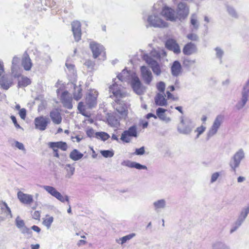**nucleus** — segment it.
Here are the masks:
<instances>
[{
	"label": "nucleus",
	"mask_w": 249,
	"mask_h": 249,
	"mask_svg": "<svg viewBox=\"0 0 249 249\" xmlns=\"http://www.w3.org/2000/svg\"><path fill=\"white\" fill-rule=\"evenodd\" d=\"M107 120L108 124L112 127H118L120 126V120L116 117H109Z\"/></svg>",
	"instance_id": "nucleus-41"
},
{
	"label": "nucleus",
	"mask_w": 249,
	"mask_h": 249,
	"mask_svg": "<svg viewBox=\"0 0 249 249\" xmlns=\"http://www.w3.org/2000/svg\"><path fill=\"white\" fill-rule=\"evenodd\" d=\"M249 213V207H246L242 209L237 220L234 223L232 227L230 230L231 233L236 231L241 226Z\"/></svg>",
	"instance_id": "nucleus-7"
},
{
	"label": "nucleus",
	"mask_w": 249,
	"mask_h": 249,
	"mask_svg": "<svg viewBox=\"0 0 249 249\" xmlns=\"http://www.w3.org/2000/svg\"><path fill=\"white\" fill-rule=\"evenodd\" d=\"M130 85L133 91L138 95H142L144 92V88L139 78L134 74L131 76Z\"/></svg>",
	"instance_id": "nucleus-10"
},
{
	"label": "nucleus",
	"mask_w": 249,
	"mask_h": 249,
	"mask_svg": "<svg viewBox=\"0 0 249 249\" xmlns=\"http://www.w3.org/2000/svg\"><path fill=\"white\" fill-rule=\"evenodd\" d=\"M141 76L144 83L149 85L151 82L153 76L150 70L146 66H142L140 68Z\"/></svg>",
	"instance_id": "nucleus-18"
},
{
	"label": "nucleus",
	"mask_w": 249,
	"mask_h": 249,
	"mask_svg": "<svg viewBox=\"0 0 249 249\" xmlns=\"http://www.w3.org/2000/svg\"><path fill=\"white\" fill-rule=\"evenodd\" d=\"M165 46L167 49L173 51L174 53L178 54L180 53V49L178 44L174 39H170L166 41Z\"/></svg>",
	"instance_id": "nucleus-22"
},
{
	"label": "nucleus",
	"mask_w": 249,
	"mask_h": 249,
	"mask_svg": "<svg viewBox=\"0 0 249 249\" xmlns=\"http://www.w3.org/2000/svg\"><path fill=\"white\" fill-rule=\"evenodd\" d=\"M17 196L19 201L24 204L30 205L34 201L32 195L25 194L21 191H19L18 193Z\"/></svg>",
	"instance_id": "nucleus-20"
},
{
	"label": "nucleus",
	"mask_w": 249,
	"mask_h": 249,
	"mask_svg": "<svg viewBox=\"0 0 249 249\" xmlns=\"http://www.w3.org/2000/svg\"><path fill=\"white\" fill-rule=\"evenodd\" d=\"M50 116L53 122L55 124H60L62 122L61 114L57 109L52 110L50 113Z\"/></svg>",
	"instance_id": "nucleus-28"
},
{
	"label": "nucleus",
	"mask_w": 249,
	"mask_h": 249,
	"mask_svg": "<svg viewBox=\"0 0 249 249\" xmlns=\"http://www.w3.org/2000/svg\"><path fill=\"white\" fill-rule=\"evenodd\" d=\"M65 170L66 171V174L65 177L68 178H70L73 175L75 172V167L73 165L71 164H67L65 167Z\"/></svg>",
	"instance_id": "nucleus-34"
},
{
	"label": "nucleus",
	"mask_w": 249,
	"mask_h": 249,
	"mask_svg": "<svg viewBox=\"0 0 249 249\" xmlns=\"http://www.w3.org/2000/svg\"><path fill=\"white\" fill-rule=\"evenodd\" d=\"M166 205V201L163 198L157 200L153 203L154 210L157 213H159L161 210L165 209Z\"/></svg>",
	"instance_id": "nucleus-25"
},
{
	"label": "nucleus",
	"mask_w": 249,
	"mask_h": 249,
	"mask_svg": "<svg viewBox=\"0 0 249 249\" xmlns=\"http://www.w3.org/2000/svg\"><path fill=\"white\" fill-rule=\"evenodd\" d=\"M145 153V147L142 146L140 148H136L135 152L133 153L134 155L142 156Z\"/></svg>",
	"instance_id": "nucleus-52"
},
{
	"label": "nucleus",
	"mask_w": 249,
	"mask_h": 249,
	"mask_svg": "<svg viewBox=\"0 0 249 249\" xmlns=\"http://www.w3.org/2000/svg\"><path fill=\"white\" fill-rule=\"evenodd\" d=\"M15 146L18 148V149L21 150H25V149L24 148V146L22 143H21L18 141L15 142Z\"/></svg>",
	"instance_id": "nucleus-62"
},
{
	"label": "nucleus",
	"mask_w": 249,
	"mask_h": 249,
	"mask_svg": "<svg viewBox=\"0 0 249 249\" xmlns=\"http://www.w3.org/2000/svg\"><path fill=\"white\" fill-rule=\"evenodd\" d=\"M19 62L20 58L17 56H15L12 59L11 67H13L14 69H15L16 67H18Z\"/></svg>",
	"instance_id": "nucleus-54"
},
{
	"label": "nucleus",
	"mask_w": 249,
	"mask_h": 249,
	"mask_svg": "<svg viewBox=\"0 0 249 249\" xmlns=\"http://www.w3.org/2000/svg\"><path fill=\"white\" fill-rule=\"evenodd\" d=\"M48 145L51 148H59L63 151H66L68 148L67 143L62 141L57 142H50L48 143Z\"/></svg>",
	"instance_id": "nucleus-32"
},
{
	"label": "nucleus",
	"mask_w": 249,
	"mask_h": 249,
	"mask_svg": "<svg viewBox=\"0 0 249 249\" xmlns=\"http://www.w3.org/2000/svg\"><path fill=\"white\" fill-rule=\"evenodd\" d=\"M15 222L17 227L20 230L25 226L24 221L22 219H20L19 216H18L16 218Z\"/></svg>",
	"instance_id": "nucleus-49"
},
{
	"label": "nucleus",
	"mask_w": 249,
	"mask_h": 249,
	"mask_svg": "<svg viewBox=\"0 0 249 249\" xmlns=\"http://www.w3.org/2000/svg\"><path fill=\"white\" fill-rule=\"evenodd\" d=\"M21 64L24 69L26 71H29L32 67V61L29 55L25 52L22 59Z\"/></svg>",
	"instance_id": "nucleus-29"
},
{
	"label": "nucleus",
	"mask_w": 249,
	"mask_h": 249,
	"mask_svg": "<svg viewBox=\"0 0 249 249\" xmlns=\"http://www.w3.org/2000/svg\"><path fill=\"white\" fill-rule=\"evenodd\" d=\"M89 48L92 53L94 58H97L102 53H104V47L103 45L95 41H91Z\"/></svg>",
	"instance_id": "nucleus-16"
},
{
	"label": "nucleus",
	"mask_w": 249,
	"mask_h": 249,
	"mask_svg": "<svg viewBox=\"0 0 249 249\" xmlns=\"http://www.w3.org/2000/svg\"><path fill=\"white\" fill-rule=\"evenodd\" d=\"M122 165L138 170H146L147 169V166L145 165H142L138 162L132 161L129 160H124L122 162Z\"/></svg>",
	"instance_id": "nucleus-23"
},
{
	"label": "nucleus",
	"mask_w": 249,
	"mask_h": 249,
	"mask_svg": "<svg viewBox=\"0 0 249 249\" xmlns=\"http://www.w3.org/2000/svg\"><path fill=\"white\" fill-rule=\"evenodd\" d=\"M101 155L105 158H111L114 155L113 150H104L100 151Z\"/></svg>",
	"instance_id": "nucleus-48"
},
{
	"label": "nucleus",
	"mask_w": 249,
	"mask_h": 249,
	"mask_svg": "<svg viewBox=\"0 0 249 249\" xmlns=\"http://www.w3.org/2000/svg\"><path fill=\"white\" fill-rule=\"evenodd\" d=\"M149 57L151 58H152L153 59L154 58L159 59H160V52H159V51L156 50H152L150 54Z\"/></svg>",
	"instance_id": "nucleus-51"
},
{
	"label": "nucleus",
	"mask_w": 249,
	"mask_h": 249,
	"mask_svg": "<svg viewBox=\"0 0 249 249\" xmlns=\"http://www.w3.org/2000/svg\"><path fill=\"white\" fill-rule=\"evenodd\" d=\"M190 22L193 27L192 31H197L199 28V23L197 20V16L196 14H193L191 15Z\"/></svg>",
	"instance_id": "nucleus-35"
},
{
	"label": "nucleus",
	"mask_w": 249,
	"mask_h": 249,
	"mask_svg": "<svg viewBox=\"0 0 249 249\" xmlns=\"http://www.w3.org/2000/svg\"><path fill=\"white\" fill-rule=\"evenodd\" d=\"M219 176L220 174L218 172H215L213 173L211 176V183H213L215 182Z\"/></svg>",
	"instance_id": "nucleus-59"
},
{
	"label": "nucleus",
	"mask_w": 249,
	"mask_h": 249,
	"mask_svg": "<svg viewBox=\"0 0 249 249\" xmlns=\"http://www.w3.org/2000/svg\"><path fill=\"white\" fill-rule=\"evenodd\" d=\"M171 71L173 76L178 77L179 76L182 71L180 63L178 60L174 61L171 67Z\"/></svg>",
	"instance_id": "nucleus-24"
},
{
	"label": "nucleus",
	"mask_w": 249,
	"mask_h": 249,
	"mask_svg": "<svg viewBox=\"0 0 249 249\" xmlns=\"http://www.w3.org/2000/svg\"><path fill=\"white\" fill-rule=\"evenodd\" d=\"M42 188L47 192L48 194L56 198L60 202L62 203H64L65 201L68 202L69 196L67 195L63 196L54 187L49 185H44L42 186Z\"/></svg>",
	"instance_id": "nucleus-9"
},
{
	"label": "nucleus",
	"mask_w": 249,
	"mask_h": 249,
	"mask_svg": "<svg viewBox=\"0 0 249 249\" xmlns=\"http://www.w3.org/2000/svg\"><path fill=\"white\" fill-rule=\"evenodd\" d=\"M95 137L98 139L105 141L110 137V136L105 132H97L95 133Z\"/></svg>",
	"instance_id": "nucleus-42"
},
{
	"label": "nucleus",
	"mask_w": 249,
	"mask_h": 249,
	"mask_svg": "<svg viewBox=\"0 0 249 249\" xmlns=\"http://www.w3.org/2000/svg\"><path fill=\"white\" fill-rule=\"evenodd\" d=\"M65 65L69 71L72 73L74 72V66L72 64H68L67 62L66 63Z\"/></svg>",
	"instance_id": "nucleus-64"
},
{
	"label": "nucleus",
	"mask_w": 249,
	"mask_h": 249,
	"mask_svg": "<svg viewBox=\"0 0 249 249\" xmlns=\"http://www.w3.org/2000/svg\"><path fill=\"white\" fill-rule=\"evenodd\" d=\"M129 73L127 70H124L117 75L118 80L121 82L126 81L129 79Z\"/></svg>",
	"instance_id": "nucleus-37"
},
{
	"label": "nucleus",
	"mask_w": 249,
	"mask_h": 249,
	"mask_svg": "<svg viewBox=\"0 0 249 249\" xmlns=\"http://www.w3.org/2000/svg\"><path fill=\"white\" fill-rule=\"evenodd\" d=\"M138 136L137 126L133 125L129 127L128 129L123 132L120 140L123 142L129 143L131 142V138H137Z\"/></svg>",
	"instance_id": "nucleus-6"
},
{
	"label": "nucleus",
	"mask_w": 249,
	"mask_h": 249,
	"mask_svg": "<svg viewBox=\"0 0 249 249\" xmlns=\"http://www.w3.org/2000/svg\"><path fill=\"white\" fill-rule=\"evenodd\" d=\"M73 87V96L74 100L79 101L82 97V89L81 85L77 86L75 84L72 83Z\"/></svg>",
	"instance_id": "nucleus-30"
},
{
	"label": "nucleus",
	"mask_w": 249,
	"mask_h": 249,
	"mask_svg": "<svg viewBox=\"0 0 249 249\" xmlns=\"http://www.w3.org/2000/svg\"><path fill=\"white\" fill-rule=\"evenodd\" d=\"M60 100L64 107L69 109H71L72 108V99L68 91L65 90L62 93Z\"/></svg>",
	"instance_id": "nucleus-17"
},
{
	"label": "nucleus",
	"mask_w": 249,
	"mask_h": 249,
	"mask_svg": "<svg viewBox=\"0 0 249 249\" xmlns=\"http://www.w3.org/2000/svg\"><path fill=\"white\" fill-rule=\"evenodd\" d=\"M206 127L201 125L200 127H198L195 130L196 132H197V134L196 135V138H198L199 136L202 134L205 130Z\"/></svg>",
	"instance_id": "nucleus-56"
},
{
	"label": "nucleus",
	"mask_w": 249,
	"mask_h": 249,
	"mask_svg": "<svg viewBox=\"0 0 249 249\" xmlns=\"http://www.w3.org/2000/svg\"><path fill=\"white\" fill-rule=\"evenodd\" d=\"M110 91L112 92L113 95H110V97H115V101L116 104L114 105V108L116 111L122 116L125 117L127 116L126 107L124 104L121 101L120 99L123 97V94L121 92V85H118L117 82L114 83L109 87Z\"/></svg>",
	"instance_id": "nucleus-1"
},
{
	"label": "nucleus",
	"mask_w": 249,
	"mask_h": 249,
	"mask_svg": "<svg viewBox=\"0 0 249 249\" xmlns=\"http://www.w3.org/2000/svg\"><path fill=\"white\" fill-rule=\"evenodd\" d=\"M214 50L216 52V57L219 59L220 63H221L222 57L224 54V51L219 47H216Z\"/></svg>",
	"instance_id": "nucleus-46"
},
{
	"label": "nucleus",
	"mask_w": 249,
	"mask_h": 249,
	"mask_svg": "<svg viewBox=\"0 0 249 249\" xmlns=\"http://www.w3.org/2000/svg\"><path fill=\"white\" fill-rule=\"evenodd\" d=\"M213 249H230V248L223 242H217L213 244Z\"/></svg>",
	"instance_id": "nucleus-44"
},
{
	"label": "nucleus",
	"mask_w": 249,
	"mask_h": 249,
	"mask_svg": "<svg viewBox=\"0 0 249 249\" xmlns=\"http://www.w3.org/2000/svg\"><path fill=\"white\" fill-rule=\"evenodd\" d=\"M180 122L177 125V130L180 134L188 135L191 134L195 126V124L188 117L181 116Z\"/></svg>",
	"instance_id": "nucleus-4"
},
{
	"label": "nucleus",
	"mask_w": 249,
	"mask_h": 249,
	"mask_svg": "<svg viewBox=\"0 0 249 249\" xmlns=\"http://www.w3.org/2000/svg\"><path fill=\"white\" fill-rule=\"evenodd\" d=\"M249 101V79L242 87L240 97L237 100L234 107L236 110L239 111L246 106Z\"/></svg>",
	"instance_id": "nucleus-3"
},
{
	"label": "nucleus",
	"mask_w": 249,
	"mask_h": 249,
	"mask_svg": "<svg viewBox=\"0 0 249 249\" xmlns=\"http://www.w3.org/2000/svg\"><path fill=\"white\" fill-rule=\"evenodd\" d=\"M50 123L49 118L43 116L36 117L34 120L35 128L40 131L45 130Z\"/></svg>",
	"instance_id": "nucleus-12"
},
{
	"label": "nucleus",
	"mask_w": 249,
	"mask_h": 249,
	"mask_svg": "<svg viewBox=\"0 0 249 249\" xmlns=\"http://www.w3.org/2000/svg\"><path fill=\"white\" fill-rule=\"evenodd\" d=\"M187 37L189 39L193 41H196L198 38V36L196 34L193 33L188 34Z\"/></svg>",
	"instance_id": "nucleus-60"
},
{
	"label": "nucleus",
	"mask_w": 249,
	"mask_h": 249,
	"mask_svg": "<svg viewBox=\"0 0 249 249\" xmlns=\"http://www.w3.org/2000/svg\"><path fill=\"white\" fill-rule=\"evenodd\" d=\"M13 85L12 78L8 75H4L0 78V85L4 90H8Z\"/></svg>",
	"instance_id": "nucleus-21"
},
{
	"label": "nucleus",
	"mask_w": 249,
	"mask_h": 249,
	"mask_svg": "<svg viewBox=\"0 0 249 249\" xmlns=\"http://www.w3.org/2000/svg\"><path fill=\"white\" fill-rule=\"evenodd\" d=\"M1 209L6 217L10 218L12 217L11 210L6 202H4L2 203L1 205Z\"/></svg>",
	"instance_id": "nucleus-36"
},
{
	"label": "nucleus",
	"mask_w": 249,
	"mask_h": 249,
	"mask_svg": "<svg viewBox=\"0 0 249 249\" xmlns=\"http://www.w3.org/2000/svg\"><path fill=\"white\" fill-rule=\"evenodd\" d=\"M10 118L12 120L13 124H14L15 126L17 129H21L23 130V128L20 126V125L18 123L17 119L16 117L14 115H11L10 116Z\"/></svg>",
	"instance_id": "nucleus-57"
},
{
	"label": "nucleus",
	"mask_w": 249,
	"mask_h": 249,
	"mask_svg": "<svg viewBox=\"0 0 249 249\" xmlns=\"http://www.w3.org/2000/svg\"><path fill=\"white\" fill-rule=\"evenodd\" d=\"M154 99L155 103L157 106L165 107L167 105V102L165 96L160 93H158L156 94Z\"/></svg>",
	"instance_id": "nucleus-31"
},
{
	"label": "nucleus",
	"mask_w": 249,
	"mask_h": 249,
	"mask_svg": "<svg viewBox=\"0 0 249 249\" xmlns=\"http://www.w3.org/2000/svg\"><path fill=\"white\" fill-rule=\"evenodd\" d=\"M226 7L227 8V11L230 16L234 18H238V15L237 12L233 6L229 4H226Z\"/></svg>",
	"instance_id": "nucleus-38"
},
{
	"label": "nucleus",
	"mask_w": 249,
	"mask_h": 249,
	"mask_svg": "<svg viewBox=\"0 0 249 249\" xmlns=\"http://www.w3.org/2000/svg\"><path fill=\"white\" fill-rule=\"evenodd\" d=\"M244 158V151L242 149H240L233 155L230 161L229 165L231 171L234 172L236 171L237 168L239 167L241 161Z\"/></svg>",
	"instance_id": "nucleus-5"
},
{
	"label": "nucleus",
	"mask_w": 249,
	"mask_h": 249,
	"mask_svg": "<svg viewBox=\"0 0 249 249\" xmlns=\"http://www.w3.org/2000/svg\"><path fill=\"white\" fill-rule=\"evenodd\" d=\"M157 88L158 90L162 93H163L165 89V84L163 82L160 81L157 84Z\"/></svg>",
	"instance_id": "nucleus-53"
},
{
	"label": "nucleus",
	"mask_w": 249,
	"mask_h": 249,
	"mask_svg": "<svg viewBox=\"0 0 249 249\" xmlns=\"http://www.w3.org/2000/svg\"><path fill=\"white\" fill-rule=\"evenodd\" d=\"M20 231H21V232L22 234H26V235H27L30 237H31V236L32 235V233H33L32 231L31 230V229H30L29 228H27L26 226L23 227L20 230Z\"/></svg>",
	"instance_id": "nucleus-50"
},
{
	"label": "nucleus",
	"mask_w": 249,
	"mask_h": 249,
	"mask_svg": "<svg viewBox=\"0 0 249 249\" xmlns=\"http://www.w3.org/2000/svg\"><path fill=\"white\" fill-rule=\"evenodd\" d=\"M53 221V216H50L48 215H47L46 218L44 219L42 223L45 227H46L47 229H49L50 228Z\"/></svg>",
	"instance_id": "nucleus-43"
},
{
	"label": "nucleus",
	"mask_w": 249,
	"mask_h": 249,
	"mask_svg": "<svg viewBox=\"0 0 249 249\" xmlns=\"http://www.w3.org/2000/svg\"><path fill=\"white\" fill-rule=\"evenodd\" d=\"M11 73L14 77H19L21 75L19 66L16 67L15 69H14L13 67H11Z\"/></svg>",
	"instance_id": "nucleus-47"
},
{
	"label": "nucleus",
	"mask_w": 249,
	"mask_h": 249,
	"mask_svg": "<svg viewBox=\"0 0 249 249\" xmlns=\"http://www.w3.org/2000/svg\"><path fill=\"white\" fill-rule=\"evenodd\" d=\"M84 155L78 150L74 149L70 154V158L74 161H77L82 158Z\"/></svg>",
	"instance_id": "nucleus-33"
},
{
	"label": "nucleus",
	"mask_w": 249,
	"mask_h": 249,
	"mask_svg": "<svg viewBox=\"0 0 249 249\" xmlns=\"http://www.w3.org/2000/svg\"><path fill=\"white\" fill-rule=\"evenodd\" d=\"M84 65L89 69H90V70H92L94 68V63L91 60H87L85 63H84Z\"/></svg>",
	"instance_id": "nucleus-55"
},
{
	"label": "nucleus",
	"mask_w": 249,
	"mask_h": 249,
	"mask_svg": "<svg viewBox=\"0 0 249 249\" xmlns=\"http://www.w3.org/2000/svg\"><path fill=\"white\" fill-rule=\"evenodd\" d=\"M98 93L95 89H91L87 95L86 103L89 107L91 108L97 104V98Z\"/></svg>",
	"instance_id": "nucleus-15"
},
{
	"label": "nucleus",
	"mask_w": 249,
	"mask_h": 249,
	"mask_svg": "<svg viewBox=\"0 0 249 249\" xmlns=\"http://www.w3.org/2000/svg\"><path fill=\"white\" fill-rule=\"evenodd\" d=\"M136 235L135 233H132L129 234H128L127 235L124 236L122 237V238H120V240L121 241V244L122 245L124 244V243H126L127 241L131 239L132 238L135 237Z\"/></svg>",
	"instance_id": "nucleus-45"
},
{
	"label": "nucleus",
	"mask_w": 249,
	"mask_h": 249,
	"mask_svg": "<svg viewBox=\"0 0 249 249\" xmlns=\"http://www.w3.org/2000/svg\"><path fill=\"white\" fill-rule=\"evenodd\" d=\"M224 120V116L222 115H218L215 119L213 125L209 130L206 140L208 141L212 137L216 134L218 129L221 126Z\"/></svg>",
	"instance_id": "nucleus-8"
},
{
	"label": "nucleus",
	"mask_w": 249,
	"mask_h": 249,
	"mask_svg": "<svg viewBox=\"0 0 249 249\" xmlns=\"http://www.w3.org/2000/svg\"><path fill=\"white\" fill-rule=\"evenodd\" d=\"M95 133H94V130L92 128H89L86 131V134L87 136L90 138L94 137Z\"/></svg>",
	"instance_id": "nucleus-61"
},
{
	"label": "nucleus",
	"mask_w": 249,
	"mask_h": 249,
	"mask_svg": "<svg viewBox=\"0 0 249 249\" xmlns=\"http://www.w3.org/2000/svg\"><path fill=\"white\" fill-rule=\"evenodd\" d=\"M77 108L78 110L83 115H85V114L82 113L83 111H85L84 109V104L82 102H80L78 104Z\"/></svg>",
	"instance_id": "nucleus-63"
},
{
	"label": "nucleus",
	"mask_w": 249,
	"mask_h": 249,
	"mask_svg": "<svg viewBox=\"0 0 249 249\" xmlns=\"http://www.w3.org/2000/svg\"><path fill=\"white\" fill-rule=\"evenodd\" d=\"M189 13V9L187 4L183 2H179L177 9V19H184L188 16Z\"/></svg>",
	"instance_id": "nucleus-13"
},
{
	"label": "nucleus",
	"mask_w": 249,
	"mask_h": 249,
	"mask_svg": "<svg viewBox=\"0 0 249 249\" xmlns=\"http://www.w3.org/2000/svg\"><path fill=\"white\" fill-rule=\"evenodd\" d=\"M161 14L167 20L175 21L177 20L176 12L173 9L168 6L163 7Z\"/></svg>",
	"instance_id": "nucleus-14"
},
{
	"label": "nucleus",
	"mask_w": 249,
	"mask_h": 249,
	"mask_svg": "<svg viewBox=\"0 0 249 249\" xmlns=\"http://www.w3.org/2000/svg\"><path fill=\"white\" fill-rule=\"evenodd\" d=\"M142 58L150 66L154 74L157 76L161 74L160 67L157 61L149 57L147 54H143Z\"/></svg>",
	"instance_id": "nucleus-11"
},
{
	"label": "nucleus",
	"mask_w": 249,
	"mask_h": 249,
	"mask_svg": "<svg viewBox=\"0 0 249 249\" xmlns=\"http://www.w3.org/2000/svg\"><path fill=\"white\" fill-rule=\"evenodd\" d=\"M31 83V80L26 76H22L18 82V86L19 87H25Z\"/></svg>",
	"instance_id": "nucleus-40"
},
{
	"label": "nucleus",
	"mask_w": 249,
	"mask_h": 249,
	"mask_svg": "<svg viewBox=\"0 0 249 249\" xmlns=\"http://www.w3.org/2000/svg\"><path fill=\"white\" fill-rule=\"evenodd\" d=\"M196 63L195 59H191L188 57H185L183 61V66L188 70H190L191 67Z\"/></svg>",
	"instance_id": "nucleus-39"
},
{
	"label": "nucleus",
	"mask_w": 249,
	"mask_h": 249,
	"mask_svg": "<svg viewBox=\"0 0 249 249\" xmlns=\"http://www.w3.org/2000/svg\"><path fill=\"white\" fill-rule=\"evenodd\" d=\"M154 11L153 13L149 15L146 18L145 17L143 18L145 20L148 24L146 25V27H153L154 28H165L168 26V23L162 19L159 15V11H157L156 5L153 6Z\"/></svg>",
	"instance_id": "nucleus-2"
},
{
	"label": "nucleus",
	"mask_w": 249,
	"mask_h": 249,
	"mask_svg": "<svg viewBox=\"0 0 249 249\" xmlns=\"http://www.w3.org/2000/svg\"><path fill=\"white\" fill-rule=\"evenodd\" d=\"M18 114L22 119L25 120L27 115L26 109L24 108H21L19 111Z\"/></svg>",
	"instance_id": "nucleus-58"
},
{
	"label": "nucleus",
	"mask_w": 249,
	"mask_h": 249,
	"mask_svg": "<svg viewBox=\"0 0 249 249\" xmlns=\"http://www.w3.org/2000/svg\"><path fill=\"white\" fill-rule=\"evenodd\" d=\"M71 25L75 41L78 42L81 39V23L78 21H74L71 23Z\"/></svg>",
	"instance_id": "nucleus-19"
},
{
	"label": "nucleus",
	"mask_w": 249,
	"mask_h": 249,
	"mask_svg": "<svg viewBox=\"0 0 249 249\" xmlns=\"http://www.w3.org/2000/svg\"><path fill=\"white\" fill-rule=\"evenodd\" d=\"M167 111L166 109L162 107H159L156 109V116L160 120L169 123L171 121L170 118L168 117L165 115V112Z\"/></svg>",
	"instance_id": "nucleus-27"
},
{
	"label": "nucleus",
	"mask_w": 249,
	"mask_h": 249,
	"mask_svg": "<svg viewBox=\"0 0 249 249\" xmlns=\"http://www.w3.org/2000/svg\"><path fill=\"white\" fill-rule=\"evenodd\" d=\"M197 51V48L196 45L192 43L189 42L186 44L183 48L182 52L185 55H191L195 53Z\"/></svg>",
	"instance_id": "nucleus-26"
}]
</instances>
